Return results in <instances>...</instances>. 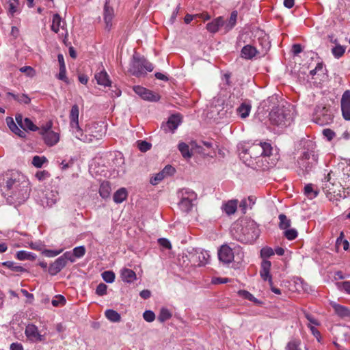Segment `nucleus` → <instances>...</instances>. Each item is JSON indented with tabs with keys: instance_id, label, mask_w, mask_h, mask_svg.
<instances>
[{
	"instance_id": "nucleus-17",
	"label": "nucleus",
	"mask_w": 350,
	"mask_h": 350,
	"mask_svg": "<svg viewBox=\"0 0 350 350\" xmlns=\"http://www.w3.org/2000/svg\"><path fill=\"white\" fill-rule=\"evenodd\" d=\"M16 121L25 132L27 130L39 131L40 127L36 126L30 119L28 118H23L21 114L16 116Z\"/></svg>"
},
{
	"instance_id": "nucleus-58",
	"label": "nucleus",
	"mask_w": 350,
	"mask_h": 350,
	"mask_svg": "<svg viewBox=\"0 0 350 350\" xmlns=\"http://www.w3.org/2000/svg\"><path fill=\"white\" fill-rule=\"evenodd\" d=\"M137 147L142 152H146L151 148V144L146 141H138Z\"/></svg>"
},
{
	"instance_id": "nucleus-47",
	"label": "nucleus",
	"mask_w": 350,
	"mask_h": 350,
	"mask_svg": "<svg viewBox=\"0 0 350 350\" xmlns=\"http://www.w3.org/2000/svg\"><path fill=\"white\" fill-rule=\"evenodd\" d=\"M102 278L107 283H112L115 280V273L112 271H105L102 273Z\"/></svg>"
},
{
	"instance_id": "nucleus-28",
	"label": "nucleus",
	"mask_w": 350,
	"mask_h": 350,
	"mask_svg": "<svg viewBox=\"0 0 350 350\" xmlns=\"http://www.w3.org/2000/svg\"><path fill=\"white\" fill-rule=\"evenodd\" d=\"M238 201L237 200H229L222 205V210L227 215L234 214L237 208Z\"/></svg>"
},
{
	"instance_id": "nucleus-7",
	"label": "nucleus",
	"mask_w": 350,
	"mask_h": 350,
	"mask_svg": "<svg viewBox=\"0 0 350 350\" xmlns=\"http://www.w3.org/2000/svg\"><path fill=\"white\" fill-rule=\"evenodd\" d=\"M347 195H350V162L344 160L338 164L335 172Z\"/></svg>"
},
{
	"instance_id": "nucleus-52",
	"label": "nucleus",
	"mask_w": 350,
	"mask_h": 350,
	"mask_svg": "<svg viewBox=\"0 0 350 350\" xmlns=\"http://www.w3.org/2000/svg\"><path fill=\"white\" fill-rule=\"evenodd\" d=\"M64 251V249L59 250H45L42 252V254L49 258L55 257L60 254Z\"/></svg>"
},
{
	"instance_id": "nucleus-8",
	"label": "nucleus",
	"mask_w": 350,
	"mask_h": 350,
	"mask_svg": "<svg viewBox=\"0 0 350 350\" xmlns=\"http://www.w3.org/2000/svg\"><path fill=\"white\" fill-rule=\"evenodd\" d=\"M53 122L48 121L45 124L41 126L39 129V134L42 136L44 144L48 146H54L60 139V134L52 129Z\"/></svg>"
},
{
	"instance_id": "nucleus-49",
	"label": "nucleus",
	"mask_w": 350,
	"mask_h": 350,
	"mask_svg": "<svg viewBox=\"0 0 350 350\" xmlns=\"http://www.w3.org/2000/svg\"><path fill=\"white\" fill-rule=\"evenodd\" d=\"M51 304L55 307L62 306L66 304V299L61 295H56L52 300Z\"/></svg>"
},
{
	"instance_id": "nucleus-33",
	"label": "nucleus",
	"mask_w": 350,
	"mask_h": 350,
	"mask_svg": "<svg viewBox=\"0 0 350 350\" xmlns=\"http://www.w3.org/2000/svg\"><path fill=\"white\" fill-rule=\"evenodd\" d=\"M128 196L126 189L122 187L118 189L113 194V199L116 204H120L124 202Z\"/></svg>"
},
{
	"instance_id": "nucleus-4",
	"label": "nucleus",
	"mask_w": 350,
	"mask_h": 350,
	"mask_svg": "<svg viewBox=\"0 0 350 350\" xmlns=\"http://www.w3.org/2000/svg\"><path fill=\"white\" fill-rule=\"evenodd\" d=\"M218 256L220 261L225 264H229L233 260L240 262L244 258V253L239 245H223L218 251Z\"/></svg>"
},
{
	"instance_id": "nucleus-13",
	"label": "nucleus",
	"mask_w": 350,
	"mask_h": 350,
	"mask_svg": "<svg viewBox=\"0 0 350 350\" xmlns=\"http://www.w3.org/2000/svg\"><path fill=\"white\" fill-rule=\"evenodd\" d=\"M176 170L170 165H166L161 172L153 174L150 179V183L152 185H157L165 178L172 176L174 174Z\"/></svg>"
},
{
	"instance_id": "nucleus-5",
	"label": "nucleus",
	"mask_w": 350,
	"mask_h": 350,
	"mask_svg": "<svg viewBox=\"0 0 350 350\" xmlns=\"http://www.w3.org/2000/svg\"><path fill=\"white\" fill-rule=\"evenodd\" d=\"M183 258H185L191 266H204L206 265L210 258L208 252L201 249L189 248L183 254Z\"/></svg>"
},
{
	"instance_id": "nucleus-42",
	"label": "nucleus",
	"mask_w": 350,
	"mask_h": 350,
	"mask_svg": "<svg viewBox=\"0 0 350 350\" xmlns=\"http://www.w3.org/2000/svg\"><path fill=\"white\" fill-rule=\"evenodd\" d=\"M172 317L171 312L165 308L161 309L160 312L158 316V320L160 322H164Z\"/></svg>"
},
{
	"instance_id": "nucleus-57",
	"label": "nucleus",
	"mask_w": 350,
	"mask_h": 350,
	"mask_svg": "<svg viewBox=\"0 0 350 350\" xmlns=\"http://www.w3.org/2000/svg\"><path fill=\"white\" fill-rule=\"evenodd\" d=\"M107 286L104 283L99 284L96 289V293L99 296H103L107 294Z\"/></svg>"
},
{
	"instance_id": "nucleus-3",
	"label": "nucleus",
	"mask_w": 350,
	"mask_h": 350,
	"mask_svg": "<svg viewBox=\"0 0 350 350\" xmlns=\"http://www.w3.org/2000/svg\"><path fill=\"white\" fill-rule=\"evenodd\" d=\"M29 185L28 180L23 175L14 173L7 180L6 188L16 200L21 202L29 196Z\"/></svg>"
},
{
	"instance_id": "nucleus-45",
	"label": "nucleus",
	"mask_w": 350,
	"mask_h": 350,
	"mask_svg": "<svg viewBox=\"0 0 350 350\" xmlns=\"http://www.w3.org/2000/svg\"><path fill=\"white\" fill-rule=\"evenodd\" d=\"M19 70L30 78L34 77L36 75V72L34 68L29 66H23L20 68Z\"/></svg>"
},
{
	"instance_id": "nucleus-50",
	"label": "nucleus",
	"mask_w": 350,
	"mask_h": 350,
	"mask_svg": "<svg viewBox=\"0 0 350 350\" xmlns=\"http://www.w3.org/2000/svg\"><path fill=\"white\" fill-rule=\"evenodd\" d=\"M333 55L336 58H340L343 55L345 49L341 45H336L332 50Z\"/></svg>"
},
{
	"instance_id": "nucleus-62",
	"label": "nucleus",
	"mask_w": 350,
	"mask_h": 350,
	"mask_svg": "<svg viewBox=\"0 0 350 350\" xmlns=\"http://www.w3.org/2000/svg\"><path fill=\"white\" fill-rule=\"evenodd\" d=\"M60 258H63L66 264L67 263L68 260H69L72 262L75 261V255H74L73 252L71 253L70 252H65L62 256H60Z\"/></svg>"
},
{
	"instance_id": "nucleus-54",
	"label": "nucleus",
	"mask_w": 350,
	"mask_h": 350,
	"mask_svg": "<svg viewBox=\"0 0 350 350\" xmlns=\"http://www.w3.org/2000/svg\"><path fill=\"white\" fill-rule=\"evenodd\" d=\"M85 251L84 246H78L73 249V254L75 258H80L85 255Z\"/></svg>"
},
{
	"instance_id": "nucleus-59",
	"label": "nucleus",
	"mask_w": 350,
	"mask_h": 350,
	"mask_svg": "<svg viewBox=\"0 0 350 350\" xmlns=\"http://www.w3.org/2000/svg\"><path fill=\"white\" fill-rule=\"evenodd\" d=\"M143 318L147 322L151 323L155 319V314L151 310H146L143 314Z\"/></svg>"
},
{
	"instance_id": "nucleus-48",
	"label": "nucleus",
	"mask_w": 350,
	"mask_h": 350,
	"mask_svg": "<svg viewBox=\"0 0 350 350\" xmlns=\"http://www.w3.org/2000/svg\"><path fill=\"white\" fill-rule=\"evenodd\" d=\"M190 145H191V152H193V153L196 152V153L202 154L204 155L208 154V152H206L204 151V148L201 145H198L196 142H191Z\"/></svg>"
},
{
	"instance_id": "nucleus-60",
	"label": "nucleus",
	"mask_w": 350,
	"mask_h": 350,
	"mask_svg": "<svg viewBox=\"0 0 350 350\" xmlns=\"http://www.w3.org/2000/svg\"><path fill=\"white\" fill-rule=\"evenodd\" d=\"M274 254V251L272 248L269 247H263L260 251L262 258H268Z\"/></svg>"
},
{
	"instance_id": "nucleus-6",
	"label": "nucleus",
	"mask_w": 350,
	"mask_h": 350,
	"mask_svg": "<svg viewBox=\"0 0 350 350\" xmlns=\"http://www.w3.org/2000/svg\"><path fill=\"white\" fill-rule=\"evenodd\" d=\"M79 107L74 105L69 114L70 119V131L75 138L80 141H89V137L83 135V131L81 129L79 124Z\"/></svg>"
},
{
	"instance_id": "nucleus-38",
	"label": "nucleus",
	"mask_w": 350,
	"mask_h": 350,
	"mask_svg": "<svg viewBox=\"0 0 350 350\" xmlns=\"http://www.w3.org/2000/svg\"><path fill=\"white\" fill-rule=\"evenodd\" d=\"M113 16V10L109 8L107 6L105 7V11H104V20L106 23V27L108 29H110L112 23V18Z\"/></svg>"
},
{
	"instance_id": "nucleus-20",
	"label": "nucleus",
	"mask_w": 350,
	"mask_h": 350,
	"mask_svg": "<svg viewBox=\"0 0 350 350\" xmlns=\"http://www.w3.org/2000/svg\"><path fill=\"white\" fill-rule=\"evenodd\" d=\"M122 280L128 284H131L137 280V275L134 271L128 268H123L120 272Z\"/></svg>"
},
{
	"instance_id": "nucleus-32",
	"label": "nucleus",
	"mask_w": 350,
	"mask_h": 350,
	"mask_svg": "<svg viewBox=\"0 0 350 350\" xmlns=\"http://www.w3.org/2000/svg\"><path fill=\"white\" fill-rule=\"evenodd\" d=\"M252 106L250 103H242L237 109V112L241 118H245L249 116L251 111Z\"/></svg>"
},
{
	"instance_id": "nucleus-63",
	"label": "nucleus",
	"mask_w": 350,
	"mask_h": 350,
	"mask_svg": "<svg viewBox=\"0 0 350 350\" xmlns=\"http://www.w3.org/2000/svg\"><path fill=\"white\" fill-rule=\"evenodd\" d=\"M300 342L297 340H292L289 342L286 346L287 350H301Z\"/></svg>"
},
{
	"instance_id": "nucleus-12",
	"label": "nucleus",
	"mask_w": 350,
	"mask_h": 350,
	"mask_svg": "<svg viewBox=\"0 0 350 350\" xmlns=\"http://www.w3.org/2000/svg\"><path fill=\"white\" fill-rule=\"evenodd\" d=\"M105 126L99 123H93L91 125L88 126L83 131V135L89 137V141H82L85 143L92 142L94 140H97L105 135Z\"/></svg>"
},
{
	"instance_id": "nucleus-30",
	"label": "nucleus",
	"mask_w": 350,
	"mask_h": 350,
	"mask_svg": "<svg viewBox=\"0 0 350 350\" xmlns=\"http://www.w3.org/2000/svg\"><path fill=\"white\" fill-rule=\"evenodd\" d=\"M6 123L9 127V129L16 135L21 137H25V132L21 130L20 128L14 122V120L12 118H6Z\"/></svg>"
},
{
	"instance_id": "nucleus-61",
	"label": "nucleus",
	"mask_w": 350,
	"mask_h": 350,
	"mask_svg": "<svg viewBox=\"0 0 350 350\" xmlns=\"http://www.w3.org/2000/svg\"><path fill=\"white\" fill-rule=\"evenodd\" d=\"M338 288L345 291L347 293L350 294V282L345 281L343 282L337 283Z\"/></svg>"
},
{
	"instance_id": "nucleus-51",
	"label": "nucleus",
	"mask_w": 350,
	"mask_h": 350,
	"mask_svg": "<svg viewBox=\"0 0 350 350\" xmlns=\"http://www.w3.org/2000/svg\"><path fill=\"white\" fill-rule=\"evenodd\" d=\"M14 100L18 101L21 103L28 104L30 103L31 99L26 94H21V95H15L13 94H10Z\"/></svg>"
},
{
	"instance_id": "nucleus-43",
	"label": "nucleus",
	"mask_w": 350,
	"mask_h": 350,
	"mask_svg": "<svg viewBox=\"0 0 350 350\" xmlns=\"http://www.w3.org/2000/svg\"><path fill=\"white\" fill-rule=\"evenodd\" d=\"M280 219V228L283 230H286L291 226V220L286 217L284 214L279 215Z\"/></svg>"
},
{
	"instance_id": "nucleus-19",
	"label": "nucleus",
	"mask_w": 350,
	"mask_h": 350,
	"mask_svg": "<svg viewBox=\"0 0 350 350\" xmlns=\"http://www.w3.org/2000/svg\"><path fill=\"white\" fill-rule=\"evenodd\" d=\"M59 200V193L57 191H47L42 200V203L44 206L49 207L53 206Z\"/></svg>"
},
{
	"instance_id": "nucleus-16",
	"label": "nucleus",
	"mask_w": 350,
	"mask_h": 350,
	"mask_svg": "<svg viewBox=\"0 0 350 350\" xmlns=\"http://www.w3.org/2000/svg\"><path fill=\"white\" fill-rule=\"evenodd\" d=\"M341 110L345 120H350V90H346L341 98Z\"/></svg>"
},
{
	"instance_id": "nucleus-14",
	"label": "nucleus",
	"mask_w": 350,
	"mask_h": 350,
	"mask_svg": "<svg viewBox=\"0 0 350 350\" xmlns=\"http://www.w3.org/2000/svg\"><path fill=\"white\" fill-rule=\"evenodd\" d=\"M133 91L145 100L156 102L160 99L159 94L139 85L134 86Z\"/></svg>"
},
{
	"instance_id": "nucleus-55",
	"label": "nucleus",
	"mask_w": 350,
	"mask_h": 350,
	"mask_svg": "<svg viewBox=\"0 0 350 350\" xmlns=\"http://www.w3.org/2000/svg\"><path fill=\"white\" fill-rule=\"evenodd\" d=\"M342 237L343 232H341L340 237L336 240V245L338 246L342 245L344 250H347L349 247V242L347 240L343 239Z\"/></svg>"
},
{
	"instance_id": "nucleus-53",
	"label": "nucleus",
	"mask_w": 350,
	"mask_h": 350,
	"mask_svg": "<svg viewBox=\"0 0 350 350\" xmlns=\"http://www.w3.org/2000/svg\"><path fill=\"white\" fill-rule=\"evenodd\" d=\"M284 236L288 240H293L297 237V231L294 228H287L284 231Z\"/></svg>"
},
{
	"instance_id": "nucleus-9",
	"label": "nucleus",
	"mask_w": 350,
	"mask_h": 350,
	"mask_svg": "<svg viewBox=\"0 0 350 350\" xmlns=\"http://www.w3.org/2000/svg\"><path fill=\"white\" fill-rule=\"evenodd\" d=\"M332 180L331 174H328L327 179L323 184V190L327 196L336 198H346L347 194L342 186V184L338 180L337 183H333Z\"/></svg>"
},
{
	"instance_id": "nucleus-40",
	"label": "nucleus",
	"mask_w": 350,
	"mask_h": 350,
	"mask_svg": "<svg viewBox=\"0 0 350 350\" xmlns=\"http://www.w3.org/2000/svg\"><path fill=\"white\" fill-rule=\"evenodd\" d=\"M178 150L185 158H190L193 154L191 151V147L184 142H181L178 144Z\"/></svg>"
},
{
	"instance_id": "nucleus-25",
	"label": "nucleus",
	"mask_w": 350,
	"mask_h": 350,
	"mask_svg": "<svg viewBox=\"0 0 350 350\" xmlns=\"http://www.w3.org/2000/svg\"><path fill=\"white\" fill-rule=\"evenodd\" d=\"M224 20L222 17H217L206 25V29L211 33L217 32L220 27H223Z\"/></svg>"
},
{
	"instance_id": "nucleus-31",
	"label": "nucleus",
	"mask_w": 350,
	"mask_h": 350,
	"mask_svg": "<svg viewBox=\"0 0 350 350\" xmlns=\"http://www.w3.org/2000/svg\"><path fill=\"white\" fill-rule=\"evenodd\" d=\"M237 15H238L237 12L233 11L231 13L229 19L228 20V21H226V22L224 21L223 28H224L225 32H228V31L232 29L235 26L237 19Z\"/></svg>"
},
{
	"instance_id": "nucleus-64",
	"label": "nucleus",
	"mask_w": 350,
	"mask_h": 350,
	"mask_svg": "<svg viewBox=\"0 0 350 350\" xmlns=\"http://www.w3.org/2000/svg\"><path fill=\"white\" fill-rule=\"evenodd\" d=\"M57 78L59 80L64 81L65 82L68 81L66 67L59 68V72L57 75Z\"/></svg>"
},
{
	"instance_id": "nucleus-37",
	"label": "nucleus",
	"mask_w": 350,
	"mask_h": 350,
	"mask_svg": "<svg viewBox=\"0 0 350 350\" xmlns=\"http://www.w3.org/2000/svg\"><path fill=\"white\" fill-rule=\"evenodd\" d=\"M100 196L104 198H108L111 193V187L108 182H103L99 189Z\"/></svg>"
},
{
	"instance_id": "nucleus-29",
	"label": "nucleus",
	"mask_w": 350,
	"mask_h": 350,
	"mask_svg": "<svg viewBox=\"0 0 350 350\" xmlns=\"http://www.w3.org/2000/svg\"><path fill=\"white\" fill-rule=\"evenodd\" d=\"M95 79L98 84L103 86H109L111 81L109 75L105 70H102L95 75Z\"/></svg>"
},
{
	"instance_id": "nucleus-27",
	"label": "nucleus",
	"mask_w": 350,
	"mask_h": 350,
	"mask_svg": "<svg viewBox=\"0 0 350 350\" xmlns=\"http://www.w3.org/2000/svg\"><path fill=\"white\" fill-rule=\"evenodd\" d=\"M257 53L258 51L256 49L250 44L245 45L241 50V57L247 59L253 58Z\"/></svg>"
},
{
	"instance_id": "nucleus-10",
	"label": "nucleus",
	"mask_w": 350,
	"mask_h": 350,
	"mask_svg": "<svg viewBox=\"0 0 350 350\" xmlns=\"http://www.w3.org/2000/svg\"><path fill=\"white\" fill-rule=\"evenodd\" d=\"M179 208L183 212L188 213L193 206V202L197 198V194L189 189H183L179 192Z\"/></svg>"
},
{
	"instance_id": "nucleus-24",
	"label": "nucleus",
	"mask_w": 350,
	"mask_h": 350,
	"mask_svg": "<svg viewBox=\"0 0 350 350\" xmlns=\"http://www.w3.org/2000/svg\"><path fill=\"white\" fill-rule=\"evenodd\" d=\"M331 306L334 308L336 314L342 318L350 317V310L342 305L338 304L335 302H331Z\"/></svg>"
},
{
	"instance_id": "nucleus-46",
	"label": "nucleus",
	"mask_w": 350,
	"mask_h": 350,
	"mask_svg": "<svg viewBox=\"0 0 350 350\" xmlns=\"http://www.w3.org/2000/svg\"><path fill=\"white\" fill-rule=\"evenodd\" d=\"M254 204V201L252 197H249L247 199L245 198L241 200L239 206L242 209V211L245 213L247 206H252Z\"/></svg>"
},
{
	"instance_id": "nucleus-1",
	"label": "nucleus",
	"mask_w": 350,
	"mask_h": 350,
	"mask_svg": "<svg viewBox=\"0 0 350 350\" xmlns=\"http://www.w3.org/2000/svg\"><path fill=\"white\" fill-rule=\"evenodd\" d=\"M238 150L241 159L248 166L255 169H268L270 166H254L252 159L258 158H265L271 154L272 147L270 144L267 142H260L258 144H252L246 142L239 143L238 145Z\"/></svg>"
},
{
	"instance_id": "nucleus-21",
	"label": "nucleus",
	"mask_w": 350,
	"mask_h": 350,
	"mask_svg": "<svg viewBox=\"0 0 350 350\" xmlns=\"http://www.w3.org/2000/svg\"><path fill=\"white\" fill-rule=\"evenodd\" d=\"M66 266V262L63 258H57L54 262L50 265L49 267V273L55 275L59 273Z\"/></svg>"
},
{
	"instance_id": "nucleus-36",
	"label": "nucleus",
	"mask_w": 350,
	"mask_h": 350,
	"mask_svg": "<svg viewBox=\"0 0 350 350\" xmlns=\"http://www.w3.org/2000/svg\"><path fill=\"white\" fill-rule=\"evenodd\" d=\"M16 257L19 260H35L36 256L31 252L21 250L16 252Z\"/></svg>"
},
{
	"instance_id": "nucleus-23",
	"label": "nucleus",
	"mask_w": 350,
	"mask_h": 350,
	"mask_svg": "<svg viewBox=\"0 0 350 350\" xmlns=\"http://www.w3.org/2000/svg\"><path fill=\"white\" fill-rule=\"evenodd\" d=\"M130 72L136 77H141L144 75L142 59H136L134 58L130 68Z\"/></svg>"
},
{
	"instance_id": "nucleus-35",
	"label": "nucleus",
	"mask_w": 350,
	"mask_h": 350,
	"mask_svg": "<svg viewBox=\"0 0 350 350\" xmlns=\"http://www.w3.org/2000/svg\"><path fill=\"white\" fill-rule=\"evenodd\" d=\"M105 317L111 322L118 323L121 321L120 314L114 310L108 309L105 312Z\"/></svg>"
},
{
	"instance_id": "nucleus-34",
	"label": "nucleus",
	"mask_w": 350,
	"mask_h": 350,
	"mask_svg": "<svg viewBox=\"0 0 350 350\" xmlns=\"http://www.w3.org/2000/svg\"><path fill=\"white\" fill-rule=\"evenodd\" d=\"M304 194L310 200L315 198L319 194V190L312 184H308L304 187Z\"/></svg>"
},
{
	"instance_id": "nucleus-26",
	"label": "nucleus",
	"mask_w": 350,
	"mask_h": 350,
	"mask_svg": "<svg viewBox=\"0 0 350 350\" xmlns=\"http://www.w3.org/2000/svg\"><path fill=\"white\" fill-rule=\"evenodd\" d=\"M25 334L31 339L42 340V336L38 333V327L34 325L30 324L26 327Z\"/></svg>"
},
{
	"instance_id": "nucleus-56",
	"label": "nucleus",
	"mask_w": 350,
	"mask_h": 350,
	"mask_svg": "<svg viewBox=\"0 0 350 350\" xmlns=\"http://www.w3.org/2000/svg\"><path fill=\"white\" fill-rule=\"evenodd\" d=\"M35 176L38 180L43 181L50 177V174L46 170L38 171L36 172Z\"/></svg>"
},
{
	"instance_id": "nucleus-15",
	"label": "nucleus",
	"mask_w": 350,
	"mask_h": 350,
	"mask_svg": "<svg viewBox=\"0 0 350 350\" xmlns=\"http://www.w3.org/2000/svg\"><path fill=\"white\" fill-rule=\"evenodd\" d=\"M182 122L181 116L178 114L172 115L168 120L163 123L161 126V129L165 133H174L175 130L178 127Z\"/></svg>"
},
{
	"instance_id": "nucleus-2",
	"label": "nucleus",
	"mask_w": 350,
	"mask_h": 350,
	"mask_svg": "<svg viewBox=\"0 0 350 350\" xmlns=\"http://www.w3.org/2000/svg\"><path fill=\"white\" fill-rule=\"evenodd\" d=\"M295 109L293 106L287 105L273 109L269 113V128L275 133L282 132L293 122Z\"/></svg>"
},
{
	"instance_id": "nucleus-41",
	"label": "nucleus",
	"mask_w": 350,
	"mask_h": 350,
	"mask_svg": "<svg viewBox=\"0 0 350 350\" xmlns=\"http://www.w3.org/2000/svg\"><path fill=\"white\" fill-rule=\"evenodd\" d=\"M2 265L5 266L10 269L16 271V272H23L25 271V269L21 267V265H18L16 262H14L12 261H5L2 262Z\"/></svg>"
},
{
	"instance_id": "nucleus-39",
	"label": "nucleus",
	"mask_w": 350,
	"mask_h": 350,
	"mask_svg": "<svg viewBox=\"0 0 350 350\" xmlns=\"http://www.w3.org/2000/svg\"><path fill=\"white\" fill-rule=\"evenodd\" d=\"M239 295L243 297L244 299H246L247 300H250L252 302H254V304H256V305L258 306H260L262 305V301H259L258 299H256V297H254V296L251 294L250 292L247 291H239Z\"/></svg>"
},
{
	"instance_id": "nucleus-11",
	"label": "nucleus",
	"mask_w": 350,
	"mask_h": 350,
	"mask_svg": "<svg viewBox=\"0 0 350 350\" xmlns=\"http://www.w3.org/2000/svg\"><path fill=\"white\" fill-rule=\"evenodd\" d=\"M318 161V154L313 150H308L303 152L297 161L299 167L305 172H309L315 166Z\"/></svg>"
},
{
	"instance_id": "nucleus-18",
	"label": "nucleus",
	"mask_w": 350,
	"mask_h": 350,
	"mask_svg": "<svg viewBox=\"0 0 350 350\" xmlns=\"http://www.w3.org/2000/svg\"><path fill=\"white\" fill-rule=\"evenodd\" d=\"M271 263L269 260L264 259L261 262L260 275L264 281H268L272 285V276L270 273Z\"/></svg>"
},
{
	"instance_id": "nucleus-44",
	"label": "nucleus",
	"mask_w": 350,
	"mask_h": 350,
	"mask_svg": "<svg viewBox=\"0 0 350 350\" xmlns=\"http://www.w3.org/2000/svg\"><path fill=\"white\" fill-rule=\"evenodd\" d=\"M47 162V159L44 157L34 156L32 159V164L36 167H41L44 163Z\"/></svg>"
},
{
	"instance_id": "nucleus-22",
	"label": "nucleus",
	"mask_w": 350,
	"mask_h": 350,
	"mask_svg": "<svg viewBox=\"0 0 350 350\" xmlns=\"http://www.w3.org/2000/svg\"><path fill=\"white\" fill-rule=\"evenodd\" d=\"M65 22L63 21L62 17L59 14H54L52 17V24L51 26V30L57 33L60 29H64Z\"/></svg>"
}]
</instances>
